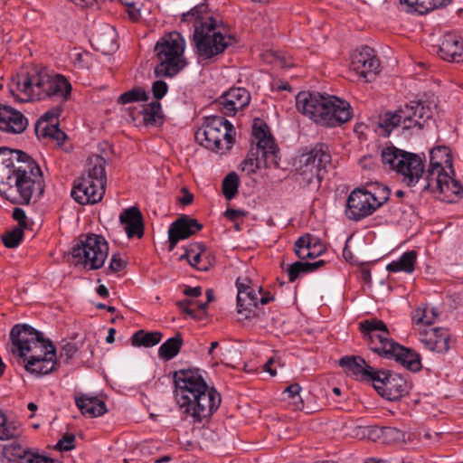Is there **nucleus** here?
Returning a JSON list of instances; mask_svg holds the SVG:
<instances>
[{
  "label": "nucleus",
  "instance_id": "e433bc0d",
  "mask_svg": "<svg viewBox=\"0 0 463 463\" xmlns=\"http://www.w3.org/2000/svg\"><path fill=\"white\" fill-rule=\"evenodd\" d=\"M325 264L324 260H317L316 262H303L296 261L288 265L287 269L288 280L294 282L301 274L312 272Z\"/></svg>",
  "mask_w": 463,
  "mask_h": 463
},
{
  "label": "nucleus",
  "instance_id": "6e6d98bb",
  "mask_svg": "<svg viewBox=\"0 0 463 463\" xmlns=\"http://www.w3.org/2000/svg\"><path fill=\"white\" fill-rule=\"evenodd\" d=\"M205 248L201 243H193L190 244L186 249L183 255H181V260H187L188 262L194 259V256L196 255V253H202V250H203Z\"/></svg>",
  "mask_w": 463,
  "mask_h": 463
},
{
  "label": "nucleus",
  "instance_id": "ea45409f",
  "mask_svg": "<svg viewBox=\"0 0 463 463\" xmlns=\"http://www.w3.org/2000/svg\"><path fill=\"white\" fill-rule=\"evenodd\" d=\"M96 49L103 53H109L116 49L114 42V33L111 30L94 36Z\"/></svg>",
  "mask_w": 463,
  "mask_h": 463
},
{
  "label": "nucleus",
  "instance_id": "f704fd0d",
  "mask_svg": "<svg viewBox=\"0 0 463 463\" xmlns=\"http://www.w3.org/2000/svg\"><path fill=\"white\" fill-rule=\"evenodd\" d=\"M183 345V338L180 333H177L175 336L167 339L158 348L159 358L169 361L175 357Z\"/></svg>",
  "mask_w": 463,
  "mask_h": 463
},
{
  "label": "nucleus",
  "instance_id": "c756f323",
  "mask_svg": "<svg viewBox=\"0 0 463 463\" xmlns=\"http://www.w3.org/2000/svg\"><path fill=\"white\" fill-rule=\"evenodd\" d=\"M451 0H400V4L408 13L424 14L437 8L446 6Z\"/></svg>",
  "mask_w": 463,
  "mask_h": 463
},
{
  "label": "nucleus",
  "instance_id": "6ab92c4d",
  "mask_svg": "<svg viewBox=\"0 0 463 463\" xmlns=\"http://www.w3.org/2000/svg\"><path fill=\"white\" fill-rule=\"evenodd\" d=\"M437 108L434 96L427 99L412 100L403 107L406 125L410 128H422L426 122L432 118Z\"/></svg>",
  "mask_w": 463,
  "mask_h": 463
},
{
  "label": "nucleus",
  "instance_id": "7ed1b4c3",
  "mask_svg": "<svg viewBox=\"0 0 463 463\" xmlns=\"http://www.w3.org/2000/svg\"><path fill=\"white\" fill-rule=\"evenodd\" d=\"M206 6L197 5L183 14V22H192L194 26L193 45L196 53L203 59H212L222 53L234 43L231 35L223 34L218 22L208 14Z\"/></svg>",
  "mask_w": 463,
  "mask_h": 463
},
{
  "label": "nucleus",
  "instance_id": "8fccbe9b",
  "mask_svg": "<svg viewBox=\"0 0 463 463\" xmlns=\"http://www.w3.org/2000/svg\"><path fill=\"white\" fill-rule=\"evenodd\" d=\"M310 252V259H315L320 256L325 250L326 247L319 238L310 234V243H308Z\"/></svg>",
  "mask_w": 463,
  "mask_h": 463
},
{
  "label": "nucleus",
  "instance_id": "20e7f679",
  "mask_svg": "<svg viewBox=\"0 0 463 463\" xmlns=\"http://www.w3.org/2000/svg\"><path fill=\"white\" fill-rule=\"evenodd\" d=\"M296 105L303 115L326 127L339 126L353 117L352 108L346 100L318 92L298 93Z\"/></svg>",
  "mask_w": 463,
  "mask_h": 463
},
{
  "label": "nucleus",
  "instance_id": "a878e982",
  "mask_svg": "<svg viewBox=\"0 0 463 463\" xmlns=\"http://www.w3.org/2000/svg\"><path fill=\"white\" fill-rule=\"evenodd\" d=\"M27 125V118L20 111L0 104V130L19 134L25 130Z\"/></svg>",
  "mask_w": 463,
  "mask_h": 463
},
{
  "label": "nucleus",
  "instance_id": "58836bf2",
  "mask_svg": "<svg viewBox=\"0 0 463 463\" xmlns=\"http://www.w3.org/2000/svg\"><path fill=\"white\" fill-rule=\"evenodd\" d=\"M162 336V333L158 331L138 330L132 335L131 342L134 346L152 347L161 341Z\"/></svg>",
  "mask_w": 463,
  "mask_h": 463
},
{
  "label": "nucleus",
  "instance_id": "e2e57ef3",
  "mask_svg": "<svg viewBox=\"0 0 463 463\" xmlns=\"http://www.w3.org/2000/svg\"><path fill=\"white\" fill-rule=\"evenodd\" d=\"M127 13L131 21L137 22L140 18V9L136 6L135 3L131 4V6L127 9Z\"/></svg>",
  "mask_w": 463,
  "mask_h": 463
},
{
  "label": "nucleus",
  "instance_id": "0e129e2a",
  "mask_svg": "<svg viewBox=\"0 0 463 463\" xmlns=\"http://www.w3.org/2000/svg\"><path fill=\"white\" fill-rule=\"evenodd\" d=\"M289 403L292 405L293 410L301 411L304 408V402L299 393L295 394L293 398H289Z\"/></svg>",
  "mask_w": 463,
  "mask_h": 463
},
{
  "label": "nucleus",
  "instance_id": "4be33fe9",
  "mask_svg": "<svg viewBox=\"0 0 463 463\" xmlns=\"http://www.w3.org/2000/svg\"><path fill=\"white\" fill-rule=\"evenodd\" d=\"M339 365L345 372L359 381H371L373 383L380 370H375L369 365L361 356L346 355L339 360Z\"/></svg>",
  "mask_w": 463,
  "mask_h": 463
},
{
  "label": "nucleus",
  "instance_id": "bb28decb",
  "mask_svg": "<svg viewBox=\"0 0 463 463\" xmlns=\"http://www.w3.org/2000/svg\"><path fill=\"white\" fill-rule=\"evenodd\" d=\"M440 57L450 62H460L463 61V40L460 36L447 33L442 38L439 45Z\"/></svg>",
  "mask_w": 463,
  "mask_h": 463
},
{
  "label": "nucleus",
  "instance_id": "b1692460",
  "mask_svg": "<svg viewBox=\"0 0 463 463\" xmlns=\"http://www.w3.org/2000/svg\"><path fill=\"white\" fill-rule=\"evenodd\" d=\"M252 135L257 140V150L261 151L262 157L266 159L272 157V161H274L279 151L267 124L260 119H255L252 127Z\"/></svg>",
  "mask_w": 463,
  "mask_h": 463
},
{
  "label": "nucleus",
  "instance_id": "72a5a7b5",
  "mask_svg": "<svg viewBox=\"0 0 463 463\" xmlns=\"http://www.w3.org/2000/svg\"><path fill=\"white\" fill-rule=\"evenodd\" d=\"M403 108L397 109L394 112L388 111L381 118L379 125L384 128L388 134L391 133L393 128L402 126L405 129H410L409 126L405 122Z\"/></svg>",
  "mask_w": 463,
  "mask_h": 463
},
{
  "label": "nucleus",
  "instance_id": "603ef678",
  "mask_svg": "<svg viewBox=\"0 0 463 463\" xmlns=\"http://www.w3.org/2000/svg\"><path fill=\"white\" fill-rule=\"evenodd\" d=\"M75 440V437L73 434L66 433L63 435L62 439H61L56 446L55 449L62 451H69L71 450L74 448L73 442Z\"/></svg>",
  "mask_w": 463,
  "mask_h": 463
},
{
  "label": "nucleus",
  "instance_id": "3c124183",
  "mask_svg": "<svg viewBox=\"0 0 463 463\" xmlns=\"http://www.w3.org/2000/svg\"><path fill=\"white\" fill-rule=\"evenodd\" d=\"M168 91V85L164 80H156L152 84V93L154 98L158 101L163 97L165 96V94Z\"/></svg>",
  "mask_w": 463,
  "mask_h": 463
},
{
  "label": "nucleus",
  "instance_id": "9b49d317",
  "mask_svg": "<svg viewBox=\"0 0 463 463\" xmlns=\"http://www.w3.org/2000/svg\"><path fill=\"white\" fill-rule=\"evenodd\" d=\"M106 172L102 158L83 175L74 181L71 197L80 204L99 202L105 194Z\"/></svg>",
  "mask_w": 463,
  "mask_h": 463
},
{
  "label": "nucleus",
  "instance_id": "423d86ee",
  "mask_svg": "<svg viewBox=\"0 0 463 463\" xmlns=\"http://www.w3.org/2000/svg\"><path fill=\"white\" fill-rule=\"evenodd\" d=\"M16 85L17 90L26 96L27 100H39L53 96L67 100L71 91V85L64 76L49 74L46 71L27 73Z\"/></svg>",
  "mask_w": 463,
  "mask_h": 463
},
{
  "label": "nucleus",
  "instance_id": "774afa93",
  "mask_svg": "<svg viewBox=\"0 0 463 463\" xmlns=\"http://www.w3.org/2000/svg\"><path fill=\"white\" fill-rule=\"evenodd\" d=\"M184 294L187 297L197 298L202 295V288L201 287H194V288L187 287L184 290Z\"/></svg>",
  "mask_w": 463,
  "mask_h": 463
},
{
  "label": "nucleus",
  "instance_id": "c85d7f7f",
  "mask_svg": "<svg viewBox=\"0 0 463 463\" xmlns=\"http://www.w3.org/2000/svg\"><path fill=\"white\" fill-rule=\"evenodd\" d=\"M75 402L81 413L90 417H99L107 411L105 402L96 396L81 394Z\"/></svg>",
  "mask_w": 463,
  "mask_h": 463
},
{
  "label": "nucleus",
  "instance_id": "ddd939ff",
  "mask_svg": "<svg viewBox=\"0 0 463 463\" xmlns=\"http://www.w3.org/2000/svg\"><path fill=\"white\" fill-rule=\"evenodd\" d=\"M235 130L233 126L223 117L210 116L195 133V139L205 148L218 151L222 148V141L230 148L234 142Z\"/></svg>",
  "mask_w": 463,
  "mask_h": 463
},
{
  "label": "nucleus",
  "instance_id": "9d476101",
  "mask_svg": "<svg viewBox=\"0 0 463 463\" xmlns=\"http://www.w3.org/2000/svg\"><path fill=\"white\" fill-rule=\"evenodd\" d=\"M381 157L383 164L402 175L409 186L415 185L423 176V161L416 154L391 146L382 150Z\"/></svg>",
  "mask_w": 463,
  "mask_h": 463
},
{
  "label": "nucleus",
  "instance_id": "473e14b6",
  "mask_svg": "<svg viewBox=\"0 0 463 463\" xmlns=\"http://www.w3.org/2000/svg\"><path fill=\"white\" fill-rule=\"evenodd\" d=\"M22 433V425L19 422L8 420L6 416L0 411V440L17 439Z\"/></svg>",
  "mask_w": 463,
  "mask_h": 463
},
{
  "label": "nucleus",
  "instance_id": "79ce46f5",
  "mask_svg": "<svg viewBox=\"0 0 463 463\" xmlns=\"http://www.w3.org/2000/svg\"><path fill=\"white\" fill-rule=\"evenodd\" d=\"M240 179L235 172L228 174L222 181V193L227 200L232 199L238 193Z\"/></svg>",
  "mask_w": 463,
  "mask_h": 463
},
{
  "label": "nucleus",
  "instance_id": "aec40b11",
  "mask_svg": "<svg viewBox=\"0 0 463 463\" xmlns=\"http://www.w3.org/2000/svg\"><path fill=\"white\" fill-rule=\"evenodd\" d=\"M379 67L380 61L376 58L374 51L369 46H363L354 51L351 56V70L366 80H369L368 75H375L378 72Z\"/></svg>",
  "mask_w": 463,
  "mask_h": 463
},
{
  "label": "nucleus",
  "instance_id": "2f4dec72",
  "mask_svg": "<svg viewBox=\"0 0 463 463\" xmlns=\"http://www.w3.org/2000/svg\"><path fill=\"white\" fill-rule=\"evenodd\" d=\"M416 259L417 252L415 250H408L404 252L399 260L389 263L386 269L390 272L404 271L406 273H411L414 270Z\"/></svg>",
  "mask_w": 463,
  "mask_h": 463
},
{
  "label": "nucleus",
  "instance_id": "052dcab7",
  "mask_svg": "<svg viewBox=\"0 0 463 463\" xmlns=\"http://www.w3.org/2000/svg\"><path fill=\"white\" fill-rule=\"evenodd\" d=\"M224 215L231 221L235 222L239 218L245 216L246 213L241 210L227 209Z\"/></svg>",
  "mask_w": 463,
  "mask_h": 463
},
{
  "label": "nucleus",
  "instance_id": "5fc2aeb1",
  "mask_svg": "<svg viewBox=\"0 0 463 463\" xmlns=\"http://www.w3.org/2000/svg\"><path fill=\"white\" fill-rule=\"evenodd\" d=\"M44 136H49L55 139L58 143H61L65 140L66 135L63 131L58 128L57 124L51 125V127L44 129Z\"/></svg>",
  "mask_w": 463,
  "mask_h": 463
},
{
  "label": "nucleus",
  "instance_id": "c9c22d12",
  "mask_svg": "<svg viewBox=\"0 0 463 463\" xmlns=\"http://www.w3.org/2000/svg\"><path fill=\"white\" fill-rule=\"evenodd\" d=\"M277 158L272 161V157H262L261 151H258L257 147L251 148L247 157L242 162V170H247L249 174L255 173L257 169L261 167L262 161L267 165L269 164H276Z\"/></svg>",
  "mask_w": 463,
  "mask_h": 463
},
{
  "label": "nucleus",
  "instance_id": "39448f33",
  "mask_svg": "<svg viewBox=\"0 0 463 463\" xmlns=\"http://www.w3.org/2000/svg\"><path fill=\"white\" fill-rule=\"evenodd\" d=\"M360 329L373 353L387 359H394L411 372L421 369L420 354L391 339L383 321L375 318L364 320L360 323Z\"/></svg>",
  "mask_w": 463,
  "mask_h": 463
},
{
  "label": "nucleus",
  "instance_id": "bf43d9fd",
  "mask_svg": "<svg viewBox=\"0 0 463 463\" xmlns=\"http://www.w3.org/2000/svg\"><path fill=\"white\" fill-rule=\"evenodd\" d=\"M125 267V262L118 256V255H112L110 263L109 266V270L110 272L116 273L118 271H120Z\"/></svg>",
  "mask_w": 463,
  "mask_h": 463
},
{
  "label": "nucleus",
  "instance_id": "680f3d73",
  "mask_svg": "<svg viewBox=\"0 0 463 463\" xmlns=\"http://www.w3.org/2000/svg\"><path fill=\"white\" fill-rule=\"evenodd\" d=\"M13 218L16 220L21 226H26L25 219L26 214L25 212L22 208H14L13 211Z\"/></svg>",
  "mask_w": 463,
  "mask_h": 463
},
{
  "label": "nucleus",
  "instance_id": "0eeeda50",
  "mask_svg": "<svg viewBox=\"0 0 463 463\" xmlns=\"http://www.w3.org/2000/svg\"><path fill=\"white\" fill-rule=\"evenodd\" d=\"M330 165L331 155L324 144L301 150L292 162L297 181L304 187L309 186L314 181L319 185Z\"/></svg>",
  "mask_w": 463,
  "mask_h": 463
},
{
  "label": "nucleus",
  "instance_id": "4c0bfd02",
  "mask_svg": "<svg viewBox=\"0 0 463 463\" xmlns=\"http://www.w3.org/2000/svg\"><path fill=\"white\" fill-rule=\"evenodd\" d=\"M444 166L448 168L451 174H454L452 168V157L449 156V151L445 146H438L430 151V165Z\"/></svg>",
  "mask_w": 463,
  "mask_h": 463
},
{
  "label": "nucleus",
  "instance_id": "7c9ffc66",
  "mask_svg": "<svg viewBox=\"0 0 463 463\" xmlns=\"http://www.w3.org/2000/svg\"><path fill=\"white\" fill-rule=\"evenodd\" d=\"M140 114L146 126H157L163 123L162 107L161 103L157 100L143 106Z\"/></svg>",
  "mask_w": 463,
  "mask_h": 463
},
{
  "label": "nucleus",
  "instance_id": "4468645a",
  "mask_svg": "<svg viewBox=\"0 0 463 463\" xmlns=\"http://www.w3.org/2000/svg\"><path fill=\"white\" fill-rule=\"evenodd\" d=\"M109 245L105 239L97 234L82 235L71 248V257L77 262L90 269H98L104 265L108 257Z\"/></svg>",
  "mask_w": 463,
  "mask_h": 463
},
{
  "label": "nucleus",
  "instance_id": "c03bdc74",
  "mask_svg": "<svg viewBox=\"0 0 463 463\" xmlns=\"http://www.w3.org/2000/svg\"><path fill=\"white\" fill-rule=\"evenodd\" d=\"M4 451L6 455L14 458L17 460V463H22L25 455H31L33 453V450L24 448L22 444L17 441H14L9 445L5 446Z\"/></svg>",
  "mask_w": 463,
  "mask_h": 463
},
{
  "label": "nucleus",
  "instance_id": "69168bd1",
  "mask_svg": "<svg viewBox=\"0 0 463 463\" xmlns=\"http://www.w3.org/2000/svg\"><path fill=\"white\" fill-rule=\"evenodd\" d=\"M301 392V387L298 383H292L288 385L284 393L288 395V399L293 398L295 394H298Z\"/></svg>",
  "mask_w": 463,
  "mask_h": 463
},
{
  "label": "nucleus",
  "instance_id": "1a4fd4ad",
  "mask_svg": "<svg viewBox=\"0 0 463 463\" xmlns=\"http://www.w3.org/2000/svg\"><path fill=\"white\" fill-rule=\"evenodd\" d=\"M389 197L390 189L380 183L355 188L347 198L345 215L349 220L360 221L372 215L389 200Z\"/></svg>",
  "mask_w": 463,
  "mask_h": 463
},
{
  "label": "nucleus",
  "instance_id": "2eb2a0df",
  "mask_svg": "<svg viewBox=\"0 0 463 463\" xmlns=\"http://www.w3.org/2000/svg\"><path fill=\"white\" fill-rule=\"evenodd\" d=\"M221 404V395L213 387H206L182 402L180 406L184 413L191 418L193 423H201L208 420Z\"/></svg>",
  "mask_w": 463,
  "mask_h": 463
},
{
  "label": "nucleus",
  "instance_id": "4d7b16f0",
  "mask_svg": "<svg viewBox=\"0 0 463 463\" xmlns=\"http://www.w3.org/2000/svg\"><path fill=\"white\" fill-rule=\"evenodd\" d=\"M22 463H54V460L33 451L31 455H25Z\"/></svg>",
  "mask_w": 463,
  "mask_h": 463
},
{
  "label": "nucleus",
  "instance_id": "13d9d810",
  "mask_svg": "<svg viewBox=\"0 0 463 463\" xmlns=\"http://www.w3.org/2000/svg\"><path fill=\"white\" fill-rule=\"evenodd\" d=\"M193 304H194L193 300H189V299L180 300L176 303L179 309H181L183 312H184L191 317L195 318L196 317L195 309L191 307Z\"/></svg>",
  "mask_w": 463,
  "mask_h": 463
},
{
  "label": "nucleus",
  "instance_id": "de8ad7c7",
  "mask_svg": "<svg viewBox=\"0 0 463 463\" xmlns=\"http://www.w3.org/2000/svg\"><path fill=\"white\" fill-rule=\"evenodd\" d=\"M382 434L388 442H398L404 439V433L394 427H383Z\"/></svg>",
  "mask_w": 463,
  "mask_h": 463
},
{
  "label": "nucleus",
  "instance_id": "09e8293b",
  "mask_svg": "<svg viewBox=\"0 0 463 463\" xmlns=\"http://www.w3.org/2000/svg\"><path fill=\"white\" fill-rule=\"evenodd\" d=\"M207 258L204 249L202 253H196L189 263L199 270L206 271L210 267V261L207 260Z\"/></svg>",
  "mask_w": 463,
  "mask_h": 463
},
{
  "label": "nucleus",
  "instance_id": "a211bd4d",
  "mask_svg": "<svg viewBox=\"0 0 463 463\" xmlns=\"http://www.w3.org/2000/svg\"><path fill=\"white\" fill-rule=\"evenodd\" d=\"M373 387L377 392L389 401H397L409 392L407 380L400 374L380 370L376 374Z\"/></svg>",
  "mask_w": 463,
  "mask_h": 463
},
{
  "label": "nucleus",
  "instance_id": "49530a36",
  "mask_svg": "<svg viewBox=\"0 0 463 463\" xmlns=\"http://www.w3.org/2000/svg\"><path fill=\"white\" fill-rule=\"evenodd\" d=\"M24 236V232L21 228H15L12 232H7L3 237V242L6 248H15L17 247Z\"/></svg>",
  "mask_w": 463,
  "mask_h": 463
},
{
  "label": "nucleus",
  "instance_id": "5701e85b",
  "mask_svg": "<svg viewBox=\"0 0 463 463\" xmlns=\"http://www.w3.org/2000/svg\"><path fill=\"white\" fill-rule=\"evenodd\" d=\"M196 219L184 215L174 222L168 230L169 250H173L180 240H184L202 230Z\"/></svg>",
  "mask_w": 463,
  "mask_h": 463
},
{
  "label": "nucleus",
  "instance_id": "dca6fc26",
  "mask_svg": "<svg viewBox=\"0 0 463 463\" xmlns=\"http://www.w3.org/2000/svg\"><path fill=\"white\" fill-rule=\"evenodd\" d=\"M236 287L238 289V313L245 319L261 318L264 312L261 310L260 306L263 307L270 300H273L274 298L263 293L261 288L255 290L250 285L241 282L240 278L236 280Z\"/></svg>",
  "mask_w": 463,
  "mask_h": 463
},
{
  "label": "nucleus",
  "instance_id": "412c9836",
  "mask_svg": "<svg viewBox=\"0 0 463 463\" xmlns=\"http://www.w3.org/2000/svg\"><path fill=\"white\" fill-rule=\"evenodd\" d=\"M220 109L226 116H234L250 102V92L244 88H232L217 100Z\"/></svg>",
  "mask_w": 463,
  "mask_h": 463
},
{
  "label": "nucleus",
  "instance_id": "a19ab883",
  "mask_svg": "<svg viewBox=\"0 0 463 463\" xmlns=\"http://www.w3.org/2000/svg\"><path fill=\"white\" fill-rule=\"evenodd\" d=\"M148 99V93L143 88L136 87L122 93L118 98V103L125 105L130 102L146 101Z\"/></svg>",
  "mask_w": 463,
  "mask_h": 463
},
{
  "label": "nucleus",
  "instance_id": "cd10ccee",
  "mask_svg": "<svg viewBox=\"0 0 463 463\" xmlns=\"http://www.w3.org/2000/svg\"><path fill=\"white\" fill-rule=\"evenodd\" d=\"M119 221L128 238H141L144 234L142 213L137 207H129L122 211Z\"/></svg>",
  "mask_w": 463,
  "mask_h": 463
},
{
  "label": "nucleus",
  "instance_id": "338daca9",
  "mask_svg": "<svg viewBox=\"0 0 463 463\" xmlns=\"http://www.w3.org/2000/svg\"><path fill=\"white\" fill-rule=\"evenodd\" d=\"M61 107H56V108H53L52 109L47 111L44 113V115L43 116V118L44 120H49V119H53V118H58L59 116L61 115Z\"/></svg>",
  "mask_w": 463,
  "mask_h": 463
},
{
  "label": "nucleus",
  "instance_id": "f3484780",
  "mask_svg": "<svg viewBox=\"0 0 463 463\" xmlns=\"http://www.w3.org/2000/svg\"><path fill=\"white\" fill-rule=\"evenodd\" d=\"M175 395L181 404L208 386L199 369L180 370L174 374Z\"/></svg>",
  "mask_w": 463,
  "mask_h": 463
},
{
  "label": "nucleus",
  "instance_id": "a18cd8bd",
  "mask_svg": "<svg viewBox=\"0 0 463 463\" xmlns=\"http://www.w3.org/2000/svg\"><path fill=\"white\" fill-rule=\"evenodd\" d=\"M310 243V234L306 233L299 237L294 245V251L300 260L310 259V250L308 247Z\"/></svg>",
  "mask_w": 463,
  "mask_h": 463
},
{
  "label": "nucleus",
  "instance_id": "f257e3e1",
  "mask_svg": "<svg viewBox=\"0 0 463 463\" xmlns=\"http://www.w3.org/2000/svg\"><path fill=\"white\" fill-rule=\"evenodd\" d=\"M45 187L40 165L26 153L0 147V194L7 199L18 194V203L29 204Z\"/></svg>",
  "mask_w": 463,
  "mask_h": 463
},
{
  "label": "nucleus",
  "instance_id": "f03ea898",
  "mask_svg": "<svg viewBox=\"0 0 463 463\" xmlns=\"http://www.w3.org/2000/svg\"><path fill=\"white\" fill-rule=\"evenodd\" d=\"M11 352L21 358L24 369L42 376L55 370L56 349L50 339L27 324H17L10 331Z\"/></svg>",
  "mask_w": 463,
  "mask_h": 463
},
{
  "label": "nucleus",
  "instance_id": "393cba45",
  "mask_svg": "<svg viewBox=\"0 0 463 463\" xmlns=\"http://www.w3.org/2000/svg\"><path fill=\"white\" fill-rule=\"evenodd\" d=\"M450 335L446 328L432 327L421 332L420 341L430 351L439 354L449 350Z\"/></svg>",
  "mask_w": 463,
  "mask_h": 463
},
{
  "label": "nucleus",
  "instance_id": "6e6552de",
  "mask_svg": "<svg viewBox=\"0 0 463 463\" xmlns=\"http://www.w3.org/2000/svg\"><path fill=\"white\" fill-rule=\"evenodd\" d=\"M185 40L178 32H172L162 37L155 45L154 51L158 61L155 67V75L161 77H174L186 65L184 57Z\"/></svg>",
  "mask_w": 463,
  "mask_h": 463
},
{
  "label": "nucleus",
  "instance_id": "f8f14e48",
  "mask_svg": "<svg viewBox=\"0 0 463 463\" xmlns=\"http://www.w3.org/2000/svg\"><path fill=\"white\" fill-rule=\"evenodd\" d=\"M422 191L437 194L441 201L453 203L463 193V185L444 166H429L423 174Z\"/></svg>",
  "mask_w": 463,
  "mask_h": 463
},
{
  "label": "nucleus",
  "instance_id": "37998d69",
  "mask_svg": "<svg viewBox=\"0 0 463 463\" xmlns=\"http://www.w3.org/2000/svg\"><path fill=\"white\" fill-rule=\"evenodd\" d=\"M439 316V312L434 307H419L416 309L412 317L416 324L431 325Z\"/></svg>",
  "mask_w": 463,
  "mask_h": 463
},
{
  "label": "nucleus",
  "instance_id": "864d4df0",
  "mask_svg": "<svg viewBox=\"0 0 463 463\" xmlns=\"http://www.w3.org/2000/svg\"><path fill=\"white\" fill-rule=\"evenodd\" d=\"M78 348L74 343H66L64 344L60 351V359H64L66 363L69 362L71 358L74 356V354L77 353Z\"/></svg>",
  "mask_w": 463,
  "mask_h": 463
}]
</instances>
